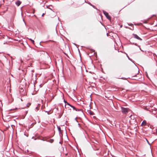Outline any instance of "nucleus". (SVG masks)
Listing matches in <instances>:
<instances>
[{
    "instance_id": "obj_32",
    "label": "nucleus",
    "mask_w": 157,
    "mask_h": 157,
    "mask_svg": "<svg viewBox=\"0 0 157 157\" xmlns=\"http://www.w3.org/2000/svg\"><path fill=\"white\" fill-rule=\"evenodd\" d=\"M133 27L132 30H133Z\"/></svg>"
},
{
    "instance_id": "obj_8",
    "label": "nucleus",
    "mask_w": 157,
    "mask_h": 157,
    "mask_svg": "<svg viewBox=\"0 0 157 157\" xmlns=\"http://www.w3.org/2000/svg\"><path fill=\"white\" fill-rule=\"evenodd\" d=\"M146 121H144L142 123V125H145L146 124Z\"/></svg>"
},
{
    "instance_id": "obj_1",
    "label": "nucleus",
    "mask_w": 157,
    "mask_h": 157,
    "mask_svg": "<svg viewBox=\"0 0 157 157\" xmlns=\"http://www.w3.org/2000/svg\"><path fill=\"white\" fill-rule=\"evenodd\" d=\"M121 111L122 113L124 114H126L128 112V109L127 108L121 107Z\"/></svg>"
},
{
    "instance_id": "obj_33",
    "label": "nucleus",
    "mask_w": 157,
    "mask_h": 157,
    "mask_svg": "<svg viewBox=\"0 0 157 157\" xmlns=\"http://www.w3.org/2000/svg\"><path fill=\"white\" fill-rule=\"evenodd\" d=\"M118 78L120 79V78ZM121 78V79H122V78Z\"/></svg>"
},
{
    "instance_id": "obj_30",
    "label": "nucleus",
    "mask_w": 157,
    "mask_h": 157,
    "mask_svg": "<svg viewBox=\"0 0 157 157\" xmlns=\"http://www.w3.org/2000/svg\"><path fill=\"white\" fill-rule=\"evenodd\" d=\"M76 121L77 122H78V121H77V120H76Z\"/></svg>"
},
{
    "instance_id": "obj_18",
    "label": "nucleus",
    "mask_w": 157,
    "mask_h": 157,
    "mask_svg": "<svg viewBox=\"0 0 157 157\" xmlns=\"http://www.w3.org/2000/svg\"><path fill=\"white\" fill-rule=\"evenodd\" d=\"M42 140L43 141H46V140H46V139H42L41 140Z\"/></svg>"
},
{
    "instance_id": "obj_17",
    "label": "nucleus",
    "mask_w": 157,
    "mask_h": 157,
    "mask_svg": "<svg viewBox=\"0 0 157 157\" xmlns=\"http://www.w3.org/2000/svg\"><path fill=\"white\" fill-rule=\"evenodd\" d=\"M47 6V7L48 8H49V9H50V10H51L52 11H53L52 10V9L50 8H48V6Z\"/></svg>"
},
{
    "instance_id": "obj_34",
    "label": "nucleus",
    "mask_w": 157,
    "mask_h": 157,
    "mask_svg": "<svg viewBox=\"0 0 157 157\" xmlns=\"http://www.w3.org/2000/svg\"><path fill=\"white\" fill-rule=\"evenodd\" d=\"M36 109H37V107H36Z\"/></svg>"
},
{
    "instance_id": "obj_5",
    "label": "nucleus",
    "mask_w": 157,
    "mask_h": 157,
    "mask_svg": "<svg viewBox=\"0 0 157 157\" xmlns=\"http://www.w3.org/2000/svg\"><path fill=\"white\" fill-rule=\"evenodd\" d=\"M21 2L19 0H17L16 2V5L18 6H19L21 4Z\"/></svg>"
},
{
    "instance_id": "obj_29",
    "label": "nucleus",
    "mask_w": 157,
    "mask_h": 157,
    "mask_svg": "<svg viewBox=\"0 0 157 157\" xmlns=\"http://www.w3.org/2000/svg\"><path fill=\"white\" fill-rule=\"evenodd\" d=\"M75 120H77V119H76V118L75 119Z\"/></svg>"
},
{
    "instance_id": "obj_6",
    "label": "nucleus",
    "mask_w": 157,
    "mask_h": 157,
    "mask_svg": "<svg viewBox=\"0 0 157 157\" xmlns=\"http://www.w3.org/2000/svg\"><path fill=\"white\" fill-rule=\"evenodd\" d=\"M46 141L47 142H49L51 143H53L54 141V140L53 139H50L49 140H46Z\"/></svg>"
},
{
    "instance_id": "obj_21",
    "label": "nucleus",
    "mask_w": 157,
    "mask_h": 157,
    "mask_svg": "<svg viewBox=\"0 0 157 157\" xmlns=\"http://www.w3.org/2000/svg\"><path fill=\"white\" fill-rule=\"evenodd\" d=\"M108 157H113V156L111 155V156H109Z\"/></svg>"
},
{
    "instance_id": "obj_2",
    "label": "nucleus",
    "mask_w": 157,
    "mask_h": 157,
    "mask_svg": "<svg viewBox=\"0 0 157 157\" xmlns=\"http://www.w3.org/2000/svg\"><path fill=\"white\" fill-rule=\"evenodd\" d=\"M103 13L107 18L110 20L111 17L109 15L108 13L104 10H103Z\"/></svg>"
},
{
    "instance_id": "obj_3",
    "label": "nucleus",
    "mask_w": 157,
    "mask_h": 157,
    "mask_svg": "<svg viewBox=\"0 0 157 157\" xmlns=\"http://www.w3.org/2000/svg\"><path fill=\"white\" fill-rule=\"evenodd\" d=\"M70 107H72L73 108V109L75 110V111H81V112L82 113V110L81 109H76L75 107H74V106H73L72 105H70Z\"/></svg>"
},
{
    "instance_id": "obj_9",
    "label": "nucleus",
    "mask_w": 157,
    "mask_h": 157,
    "mask_svg": "<svg viewBox=\"0 0 157 157\" xmlns=\"http://www.w3.org/2000/svg\"><path fill=\"white\" fill-rule=\"evenodd\" d=\"M57 128L59 133L61 132V128L59 127L58 126Z\"/></svg>"
},
{
    "instance_id": "obj_4",
    "label": "nucleus",
    "mask_w": 157,
    "mask_h": 157,
    "mask_svg": "<svg viewBox=\"0 0 157 157\" xmlns=\"http://www.w3.org/2000/svg\"><path fill=\"white\" fill-rule=\"evenodd\" d=\"M133 37L134 38H136L138 40H142V39L140 38L139 36H138L136 34H133Z\"/></svg>"
},
{
    "instance_id": "obj_7",
    "label": "nucleus",
    "mask_w": 157,
    "mask_h": 157,
    "mask_svg": "<svg viewBox=\"0 0 157 157\" xmlns=\"http://www.w3.org/2000/svg\"><path fill=\"white\" fill-rule=\"evenodd\" d=\"M89 113H90V115H93L94 114V113L93 112L91 111L90 110H89Z\"/></svg>"
},
{
    "instance_id": "obj_14",
    "label": "nucleus",
    "mask_w": 157,
    "mask_h": 157,
    "mask_svg": "<svg viewBox=\"0 0 157 157\" xmlns=\"http://www.w3.org/2000/svg\"><path fill=\"white\" fill-rule=\"evenodd\" d=\"M30 105H31L30 103H28L27 104V106L28 107H29Z\"/></svg>"
},
{
    "instance_id": "obj_19",
    "label": "nucleus",
    "mask_w": 157,
    "mask_h": 157,
    "mask_svg": "<svg viewBox=\"0 0 157 157\" xmlns=\"http://www.w3.org/2000/svg\"><path fill=\"white\" fill-rule=\"evenodd\" d=\"M44 111L45 112L47 113V114H49V113L48 112V111H45V110H44Z\"/></svg>"
},
{
    "instance_id": "obj_27",
    "label": "nucleus",
    "mask_w": 157,
    "mask_h": 157,
    "mask_svg": "<svg viewBox=\"0 0 157 157\" xmlns=\"http://www.w3.org/2000/svg\"><path fill=\"white\" fill-rule=\"evenodd\" d=\"M156 134H157V129H156Z\"/></svg>"
},
{
    "instance_id": "obj_25",
    "label": "nucleus",
    "mask_w": 157,
    "mask_h": 157,
    "mask_svg": "<svg viewBox=\"0 0 157 157\" xmlns=\"http://www.w3.org/2000/svg\"><path fill=\"white\" fill-rule=\"evenodd\" d=\"M78 125H79V126H80V124L78 123Z\"/></svg>"
},
{
    "instance_id": "obj_12",
    "label": "nucleus",
    "mask_w": 157,
    "mask_h": 157,
    "mask_svg": "<svg viewBox=\"0 0 157 157\" xmlns=\"http://www.w3.org/2000/svg\"><path fill=\"white\" fill-rule=\"evenodd\" d=\"M126 56H127V57L128 58V59L130 60L131 61V59L129 57V56H128V55L126 54Z\"/></svg>"
},
{
    "instance_id": "obj_26",
    "label": "nucleus",
    "mask_w": 157,
    "mask_h": 157,
    "mask_svg": "<svg viewBox=\"0 0 157 157\" xmlns=\"http://www.w3.org/2000/svg\"><path fill=\"white\" fill-rule=\"evenodd\" d=\"M59 143L60 144H61V142H59Z\"/></svg>"
},
{
    "instance_id": "obj_31",
    "label": "nucleus",
    "mask_w": 157,
    "mask_h": 157,
    "mask_svg": "<svg viewBox=\"0 0 157 157\" xmlns=\"http://www.w3.org/2000/svg\"><path fill=\"white\" fill-rule=\"evenodd\" d=\"M6 44V43H4L3 44Z\"/></svg>"
},
{
    "instance_id": "obj_13",
    "label": "nucleus",
    "mask_w": 157,
    "mask_h": 157,
    "mask_svg": "<svg viewBox=\"0 0 157 157\" xmlns=\"http://www.w3.org/2000/svg\"><path fill=\"white\" fill-rule=\"evenodd\" d=\"M146 139V141H147V142L148 144L149 145H151V144H150V143H149V142L148 141V140H147Z\"/></svg>"
},
{
    "instance_id": "obj_23",
    "label": "nucleus",
    "mask_w": 157,
    "mask_h": 157,
    "mask_svg": "<svg viewBox=\"0 0 157 157\" xmlns=\"http://www.w3.org/2000/svg\"><path fill=\"white\" fill-rule=\"evenodd\" d=\"M88 4H89L91 6H92V5L89 2Z\"/></svg>"
},
{
    "instance_id": "obj_15",
    "label": "nucleus",
    "mask_w": 157,
    "mask_h": 157,
    "mask_svg": "<svg viewBox=\"0 0 157 157\" xmlns=\"http://www.w3.org/2000/svg\"><path fill=\"white\" fill-rule=\"evenodd\" d=\"M66 105H69V106H70V105H71V104H70L68 102H67V104Z\"/></svg>"
},
{
    "instance_id": "obj_10",
    "label": "nucleus",
    "mask_w": 157,
    "mask_h": 157,
    "mask_svg": "<svg viewBox=\"0 0 157 157\" xmlns=\"http://www.w3.org/2000/svg\"><path fill=\"white\" fill-rule=\"evenodd\" d=\"M29 39L31 41L32 43L33 44H34V41L32 39H31V38Z\"/></svg>"
},
{
    "instance_id": "obj_35",
    "label": "nucleus",
    "mask_w": 157,
    "mask_h": 157,
    "mask_svg": "<svg viewBox=\"0 0 157 157\" xmlns=\"http://www.w3.org/2000/svg\"><path fill=\"white\" fill-rule=\"evenodd\" d=\"M98 150V149H97V150Z\"/></svg>"
},
{
    "instance_id": "obj_28",
    "label": "nucleus",
    "mask_w": 157,
    "mask_h": 157,
    "mask_svg": "<svg viewBox=\"0 0 157 157\" xmlns=\"http://www.w3.org/2000/svg\"><path fill=\"white\" fill-rule=\"evenodd\" d=\"M92 6L93 7H94V6H93V5H92Z\"/></svg>"
},
{
    "instance_id": "obj_20",
    "label": "nucleus",
    "mask_w": 157,
    "mask_h": 157,
    "mask_svg": "<svg viewBox=\"0 0 157 157\" xmlns=\"http://www.w3.org/2000/svg\"><path fill=\"white\" fill-rule=\"evenodd\" d=\"M45 14V13H43L42 15V17H43L44 16V15Z\"/></svg>"
},
{
    "instance_id": "obj_24",
    "label": "nucleus",
    "mask_w": 157,
    "mask_h": 157,
    "mask_svg": "<svg viewBox=\"0 0 157 157\" xmlns=\"http://www.w3.org/2000/svg\"><path fill=\"white\" fill-rule=\"evenodd\" d=\"M129 25H131V26L132 25H133L132 24H128Z\"/></svg>"
},
{
    "instance_id": "obj_22",
    "label": "nucleus",
    "mask_w": 157,
    "mask_h": 157,
    "mask_svg": "<svg viewBox=\"0 0 157 157\" xmlns=\"http://www.w3.org/2000/svg\"><path fill=\"white\" fill-rule=\"evenodd\" d=\"M133 44H134L136 45H137V44L136 43H133Z\"/></svg>"
},
{
    "instance_id": "obj_11",
    "label": "nucleus",
    "mask_w": 157,
    "mask_h": 157,
    "mask_svg": "<svg viewBox=\"0 0 157 157\" xmlns=\"http://www.w3.org/2000/svg\"><path fill=\"white\" fill-rule=\"evenodd\" d=\"M7 37H8L7 36H3V38H6Z\"/></svg>"
},
{
    "instance_id": "obj_16",
    "label": "nucleus",
    "mask_w": 157,
    "mask_h": 157,
    "mask_svg": "<svg viewBox=\"0 0 157 157\" xmlns=\"http://www.w3.org/2000/svg\"><path fill=\"white\" fill-rule=\"evenodd\" d=\"M64 103H65V106L66 105V104H67V101H65V100H64Z\"/></svg>"
}]
</instances>
